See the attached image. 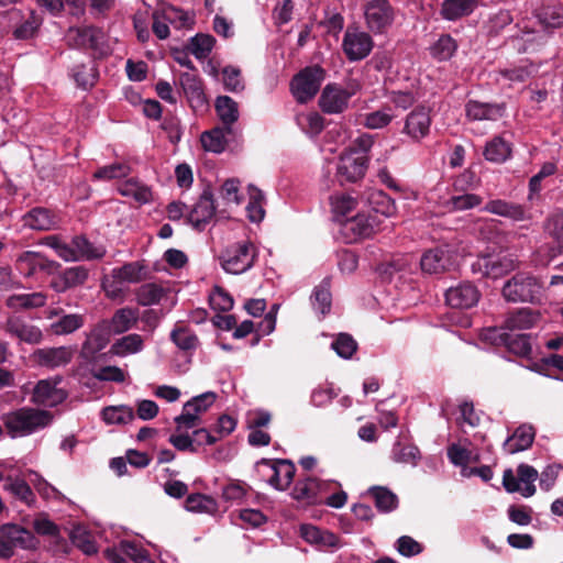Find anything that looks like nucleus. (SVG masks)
Masks as SVG:
<instances>
[{"instance_id":"obj_48","label":"nucleus","mask_w":563,"mask_h":563,"mask_svg":"<svg viewBox=\"0 0 563 563\" xmlns=\"http://www.w3.org/2000/svg\"><path fill=\"white\" fill-rule=\"evenodd\" d=\"M331 210L335 217H345L357 206V200L351 194L338 192L330 197Z\"/></svg>"},{"instance_id":"obj_28","label":"nucleus","mask_w":563,"mask_h":563,"mask_svg":"<svg viewBox=\"0 0 563 563\" xmlns=\"http://www.w3.org/2000/svg\"><path fill=\"white\" fill-rule=\"evenodd\" d=\"M486 338L493 340L499 339L500 343L506 344L510 352L519 356H528L532 350L529 336L526 334H519L511 338L499 329H492L488 330Z\"/></svg>"},{"instance_id":"obj_37","label":"nucleus","mask_w":563,"mask_h":563,"mask_svg":"<svg viewBox=\"0 0 563 563\" xmlns=\"http://www.w3.org/2000/svg\"><path fill=\"white\" fill-rule=\"evenodd\" d=\"M344 227L357 238L368 236L375 232L377 227L376 216L358 213L347 220Z\"/></svg>"},{"instance_id":"obj_11","label":"nucleus","mask_w":563,"mask_h":563,"mask_svg":"<svg viewBox=\"0 0 563 563\" xmlns=\"http://www.w3.org/2000/svg\"><path fill=\"white\" fill-rule=\"evenodd\" d=\"M516 262L508 256L482 255L472 264L474 273L490 278H499L516 268Z\"/></svg>"},{"instance_id":"obj_59","label":"nucleus","mask_w":563,"mask_h":563,"mask_svg":"<svg viewBox=\"0 0 563 563\" xmlns=\"http://www.w3.org/2000/svg\"><path fill=\"white\" fill-rule=\"evenodd\" d=\"M250 201L246 206L247 217L252 222H260L263 220L265 211L263 209V194L260 189L249 187Z\"/></svg>"},{"instance_id":"obj_38","label":"nucleus","mask_w":563,"mask_h":563,"mask_svg":"<svg viewBox=\"0 0 563 563\" xmlns=\"http://www.w3.org/2000/svg\"><path fill=\"white\" fill-rule=\"evenodd\" d=\"M167 295V289L155 283L142 285L136 290V300L141 306H153L161 302Z\"/></svg>"},{"instance_id":"obj_22","label":"nucleus","mask_w":563,"mask_h":563,"mask_svg":"<svg viewBox=\"0 0 563 563\" xmlns=\"http://www.w3.org/2000/svg\"><path fill=\"white\" fill-rule=\"evenodd\" d=\"M452 257L449 250L437 247L429 250L421 256L420 266L427 274H440L450 268Z\"/></svg>"},{"instance_id":"obj_4","label":"nucleus","mask_w":563,"mask_h":563,"mask_svg":"<svg viewBox=\"0 0 563 563\" xmlns=\"http://www.w3.org/2000/svg\"><path fill=\"white\" fill-rule=\"evenodd\" d=\"M324 79V71L319 66L306 67L297 74L290 84L295 99L305 103L312 99Z\"/></svg>"},{"instance_id":"obj_19","label":"nucleus","mask_w":563,"mask_h":563,"mask_svg":"<svg viewBox=\"0 0 563 563\" xmlns=\"http://www.w3.org/2000/svg\"><path fill=\"white\" fill-rule=\"evenodd\" d=\"M88 275V269L84 266L68 267L52 278L51 287L56 292H65L70 288L85 284Z\"/></svg>"},{"instance_id":"obj_8","label":"nucleus","mask_w":563,"mask_h":563,"mask_svg":"<svg viewBox=\"0 0 563 563\" xmlns=\"http://www.w3.org/2000/svg\"><path fill=\"white\" fill-rule=\"evenodd\" d=\"M538 475L534 467L520 464L517 468V477L511 470L504 472L503 485L508 493L519 492L523 497H531L536 493L534 482Z\"/></svg>"},{"instance_id":"obj_1","label":"nucleus","mask_w":563,"mask_h":563,"mask_svg":"<svg viewBox=\"0 0 563 563\" xmlns=\"http://www.w3.org/2000/svg\"><path fill=\"white\" fill-rule=\"evenodd\" d=\"M53 418L47 410L22 407L3 413L1 420L11 438H23L48 427Z\"/></svg>"},{"instance_id":"obj_42","label":"nucleus","mask_w":563,"mask_h":563,"mask_svg":"<svg viewBox=\"0 0 563 563\" xmlns=\"http://www.w3.org/2000/svg\"><path fill=\"white\" fill-rule=\"evenodd\" d=\"M538 320V314L529 309H519L508 316L505 321L506 329L510 331L532 328Z\"/></svg>"},{"instance_id":"obj_18","label":"nucleus","mask_w":563,"mask_h":563,"mask_svg":"<svg viewBox=\"0 0 563 563\" xmlns=\"http://www.w3.org/2000/svg\"><path fill=\"white\" fill-rule=\"evenodd\" d=\"M263 465L269 468L268 483L278 490L286 489L292 482L296 467L288 460H277L274 462L263 461Z\"/></svg>"},{"instance_id":"obj_50","label":"nucleus","mask_w":563,"mask_h":563,"mask_svg":"<svg viewBox=\"0 0 563 563\" xmlns=\"http://www.w3.org/2000/svg\"><path fill=\"white\" fill-rule=\"evenodd\" d=\"M157 9L162 13L163 20L167 21L176 29L189 27L192 23L191 18L186 12L176 7L162 4Z\"/></svg>"},{"instance_id":"obj_30","label":"nucleus","mask_w":563,"mask_h":563,"mask_svg":"<svg viewBox=\"0 0 563 563\" xmlns=\"http://www.w3.org/2000/svg\"><path fill=\"white\" fill-rule=\"evenodd\" d=\"M300 536L305 541L320 549L334 548L339 543V539L335 534L320 530L312 525H301Z\"/></svg>"},{"instance_id":"obj_55","label":"nucleus","mask_w":563,"mask_h":563,"mask_svg":"<svg viewBox=\"0 0 563 563\" xmlns=\"http://www.w3.org/2000/svg\"><path fill=\"white\" fill-rule=\"evenodd\" d=\"M457 45L450 35H441L439 40L431 45L430 54L438 60H448L455 53Z\"/></svg>"},{"instance_id":"obj_17","label":"nucleus","mask_w":563,"mask_h":563,"mask_svg":"<svg viewBox=\"0 0 563 563\" xmlns=\"http://www.w3.org/2000/svg\"><path fill=\"white\" fill-rule=\"evenodd\" d=\"M445 300L452 308L468 309L478 302L479 292L474 285L462 283L446 290Z\"/></svg>"},{"instance_id":"obj_51","label":"nucleus","mask_w":563,"mask_h":563,"mask_svg":"<svg viewBox=\"0 0 563 563\" xmlns=\"http://www.w3.org/2000/svg\"><path fill=\"white\" fill-rule=\"evenodd\" d=\"M391 459L396 463L416 466L420 459V451L415 445H402L397 442L393 446Z\"/></svg>"},{"instance_id":"obj_25","label":"nucleus","mask_w":563,"mask_h":563,"mask_svg":"<svg viewBox=\"0 0 563 563\" xmlns=\"http://www.w3.org/2000/svg\"><path fill=\"white\" fill-rule=\"evenodd\" d=\"M216 207L212 195L205 191L189 212V222L197 229L206 225L214 216Z\"/></svg>"},{"instance_id":"obj_45","label":"nucleus","mask_w":563,"mask_h":563,"mask_svg":"<svg viewBox=\"0 0 563 563\" xmlns=\"http://www.w3.org/2000/svg\"><path fill=\"white\" fill-rule=\"evenodd\" d=\"M85 324V317L79 313L63 314L57 321L52 323L53 333L65 335L75 332Z\"/></svg>"},{"instance_id":"obj_56","label":"nucleus","mask_w":563,"mask_h":563,"mask_svg":"<svg viewBox=\"0 0 563 563\" xmlns=\"http://www.w3.org/2000/svg\"><path fill=\"white\" fill-rule=\"evenodd\" d=\"M214 42L209 34H197L191 37L188 48L197 59H205L211 53Z\"/></svg>"},{"instance_id":"obj_2","label":"nucleus","mask_w":563,"mask_h":563,"mask_svg":"<svg viewBox=\"0 0 563 563\" xmlns=\"http://www.w3.org/2000/svg\"><path fill=\"white\" fill-rule=\"evenodd\" d=\"M257 249L251 241H240L227 247L221 256V267L230 274H243L255 263Z\"/></svg>"},{"instance_id":"obj_14","label":"nucleus","mask_w":563,"mask_h":563,"mask_svg":"<svg viewBox=\"0 0 563 563\" xmlns=\"http://www.w3.org/2000/svg\"><path fill=\"white\" fill-rule=\"evenodd\" d=\"M75 350L70 346L43 347L33 353L34 361L44 367L56 368L70 363Z\"/></svg>"},{"instance_id":"obj_29","label":"nucleus","mask_w":563,"mask_h":563,"mask_svg":"<svg viewBox=\"0 0 563 563\" xmlns=\"http://www.w3.org/2000/svg\"><path fill=\"white\" fill-rule=\"evenodd\" d=\"M5 330L11 335L30 344L38 343L42 339V332L37 327L29 324L16 317L8 319Z\"/></svg>"},{"instance_id":"obj_9","label":"nucleus","mask_w":563,"mask_h":563,"mask_svg":"<svg viewBox=\"0 0 563 563\" xmlns=\"http://www.w3.org/2000/svg\"><path fill=\"white\" fill-rule=\"evenodd\" d=\"M366 169V155L356 150H349L340 155L336 166V177L342 184L355 183L364 177Z\"/></svg>"},{"instance_id":"obj_6","label":"nucleus","mask_w":563,"mask_h":563,"mask_svg":"<svg viewBox=\"0 0 563 563\" xmlns=\"http://www.w3.org/2000/svg\"><path fill=\"white\" fill-rule=\"evenodd\" d=\"M367 27L376 34L384 33L395 20V11L388 0H367L364 4Z\"/></svg>"},{"instance_id":"obj_21","label":"nucleus","mask_w":563,"mask_h":563,"mask_svg":"<svg viewBox=\"0 0 563 563\" xmlns=\"http://www.w3.org/2000/svg\"><path fill=\"white\" fill-rule=\"evenodd\" d=\"M1 536L8 540L11 548H20L23 550L36 549L38 541L34 534L25 528L14 525L5 523L0 529Z\"/></svg>"},{"instance_id":"obj_20","label":"nucleus","mask_w":563,"mask_h":563,"mask_svg":"<svg viewBox=\"0 0 563 563\" xmlns=\"http://www.w3.org/2000/svg\"><path fill=\"white\" fill-rule=\"evenodd\" d=\"M190 107L197 111L207 106V98L201 79L192 73H184L179 78Z\"/></svg>"},{"instance_id":"obj_10","label":"nucleus","mask_w":563,"mask_h":563,"mask_svg":"<svg viewBox=\"0 0 563 563\" xmlns=\"http://www.w3.org/2000/svg\"><path fill=\"white\" fill-rule=\"evenodd\" d=\"M60 383V376L38 380L33 388L31 401L46 407H55L62 404L68 394L59 387Z\"/></svg>"},{"instance_id":"obj_5","label":"nucleus","mask_w":563,"mask_h":563,"mask_svg":"<svg viewBox=\"0 0 563 563\" xmlns=\"http://www.w3.org/2000/svg\"><path fill=\"white\" fill-rule=\"evenodd\" d=\"M216 398L214 393L207 391L187 401L181 415L175 418L177 431L181 432L198 427L201 423V415L213 405Z\"/></svg>"},{"instance_id":"obj_61","label":"nucleus","mask_w":563,"mask_h":563,"mask_svg":"<svg viewBox=\"0 0 563 563\" xmlns=\"http://www.w3.org/2000/svg\"><path fill=\"white\" fill-rule=\"evenodd\" d=\"M70 33L76 34L78 45L88 47H96L103 37L101 30L93 26L74 29Z\"/></svg>"},{"instance_id":"obj_34","label":"nucleus","mask_w":563,"mask_h":563,"mask_svg":"<svg viewBox=\"0 0 563 563\" xmlns=\"http://www.w3.org/2000/svg\"><path fill=\"white\" fill-rule=\"evenodd\" d=\"M118 190L122 196L132 198L140 205L148 203L153 198L151 188L136 179H129L121 183L118 186Z\"/></svg>"},{"instance_id":"obj_39","label":"nucleus","mask_w":563,"mask_h":563,"mask_svg":"<svg viewBox=\"0 0 563 563\" xmlns=\"http://www.w3.org/2000/svg\"><path fill=\"white\" fill-rule=\"evenodd\" d=\"M229 133L225 126H217L201 134L200 141L206 151L221 153L227 145L225 134Z\"/></svg>"},{"instance_id":"obj_3","label":"nucleus","mask_w":563,"mask_h":563,"mask_svg":"<svg viewBox=\"0 0 563 563\" xmlns=\"http://www.w3.org/2000/svg\"><path fill=\"white\" fill-rule=\"evenodd\" d=\"M542 284L528 274H517L503 287V296L512 302H536L542 297Z\"/></svg>"},{"instance_id":"obj_49","label":"nucleus","mask_w":563,"mask_h":563,"mask_svg":"<svg viewBox=\"0 0 563 563\" xmlns=\"http://www.w3.org/2000/svg\"><path fill=\"white\" fill-rule=\"evenodd\" d=\"M112 271L114 273V277L121 279L125 285L139 283L145 275L144 266L139 262L126 263Z\"/></svg>"},{"instance_id":"obj_53","label":"nucleus","mask_w":563,"mask_h":563,"mask_svg":"<svg viewBox=\"0 0 563 563\" xmlns=\"http://www.w3.org/2000/svg\"><path fill=\"white\" fill-rule=\"evenodd\" d=\"M483 198L476 194H463L452 196L446 202L445 207L450 211H465L479 206Z\"/></svg>"},{"instance_id":"obj_36","label":"nucleus","mask_w":563,"mask_h":563,"mask_svg":"<svg viewBox=\"0 0 563 563\" xmlns=\"http://www.w3.org/2000/svg\"><path fill=\"white\" fill-rule=\"evenodd\" d=\"M137 321V312L131 308H121L108 321L110 333L121 334L130 330Z\"/></svg>"},{"instance_id":"obj_43","label":"nucleus","mask_w":563,"mask_h":563,"mask_svg":"<svg viewBox=\"0 0 563 563\" xmlns=\"http://www.w3.org/2000/svg\"><path fill=\"white\" fill-rule=\"evenodd\" d=\"M46 296L43 292L12 295L7 299V306L12 309H30L44 306Z\"/></svg>"},{"instance_id":"obj_60","label":"nucleus","mask_w":563,"mask_h":563,"mask_svg":"<svg viewBox=\"0 0 563 563\" xmlns=\"http://www.w3.org/2000/svg\"><path fill=\"white\" fill-rule=\"evenodd\" d=\"M448 457L456 466H461L462 470L468 468L467 464L471 462H477L478 456L473 455L472 451L462 446L461 444H452L448 448Z\"/></svg>"},{"instance_id":"obj_58","label":"nucleus","mask_w":563,"mask_h":563,"mask_svg":"<svg viewBox=\"0 0 563 563\" xmlns=\"http://www.w3.org/2000/svg\"><path fill=\"white\" fill-rule=\"evenodd\" d=\"M297 123L310 136H317L324 128L323 118L318 112L297 115Z\"/></svg>"},{"instance_id":"obj_40","label":"nucleus","mask_w":563,"mask_h":563,"mask_svg":"<svg viewBox=\"0 0 563 563\" xmlns=\"http://www.w3.org/2000/svg\"><path fill=\"white\" fill-rule=\"evenodd\" d=\"M395 117L393 108L388 103L376 111L364 114L363 125L371 130L383 129L387 126Z\"/></svg>"},{"instance_id":"obj_63","label":"nucleus","mask_w":563,"mask_h":563,"mask_svg":"<svg viewBox=\"0 0 563 563\" xmlns=\"http://www.w3.org/2000/svg\"><path fill=\"white\" fill-rule=\"evenodd\" d=\"M131 173L129 165L115 163L103 166L93 173V178L98 180H111L115 178L126 177Z\"/></svg>"},{"instance_id":"obj_12","label":"nucleus","mask_w":563,"mask_h":563,"mask_svg":"<svg viewBox=\"0 0 563 563\" xmlns=\"http://www.w3.org/2000/svg\"><path fill=\"white\" fill-rule=\"evenodd\" d=\"M342 46L350 60H360L371 53L373 40L366 32L349 27L345 31Z\"/></svg>"},{"instance_id":"obj_62","label":"nucleus","mask_w":563,"mask_h":563,"mask_svg":"<svg viewBox=\"0 0 563 563\" xmlns=\"http://www.w3.org/2000/svg\"><path fill=\"white\" fill-rule=\"evenodd\" d=\"M172 341L181 350H195L198 345V338L189 329L180 327L176 328L170 333Z\"/></svg>"},{"instance_id":"obj_54","label":"nucleus","mask_w":563,"mask_h":563,"mask_svg":"<svg viewBox=\"0 0 563 563\" xmlns=\"http://www.w3.org/2000/svg\"><path fill=\"white\" fill-rule=\"evenodd\" d=\"M43 243L53 249L62 260L77 262L73 241L67 243L57 235H49L43 240Z\"/></svg>"},{"instance_id":"obj_33","label":"nucleus","mask_w":563,"mask_h":563,"mask_svg":"<svg viewBox=\"0 0 563 563\" xmlns=\"http://www.w3.org/2000/svg\"><path fill=\"white\" fill-rule=\"evenodd\" d=\"M214 108L223 126L231 132L232 124L239 119L238 103L228 96H220L216 100Z\"/></svg>"},{"instance_id":"obj_41","label":"nucleus","mask_w":563,"mask_h":563,"mask_svg":"<svg viewBox=\"0 0 563 563\" xmlns=\"http://www.w3.org/2000/svg\"><path fill=\"white\" fill-rule=\"evenodd\" d=\"M537 18L544 27H560L563 25V7L558 3L544 4L538 10Z\"/></svg>"},{"instance_id":"obj_46","label":"nucleus","mask_w":563,"mask_h":563,"mask_svg":"<svg viewBox=\"0 0 563 563\" xmlns=\"http://www.w3.org/2000/svg\"><path fill=\"white\" fill-rule=\"evenodd\" d=\"M73 245L77 261L101 258L106 253L103 247L95 246L84 236H75Z\"/></svg>"},{"instance_id":"obj_32","label":"nucleus","mask_w":563,"mask_h":563,"mask_svg":"<svg viewBox=\"0 0 563 563\" xmlns=\"http://www.w3.org/2000/svg\"><path fill=\"white\" fill-rule=\"evenodd\" d=\"M478 4V0H444L441 8L443 19L455 21L470 15Z\"/></svg>"},{"instance_id":"obj_23","label":"nucleus","mask_w":563,"mask_h":563,"mask_svg":"<svg viewBox=\"0 0 563 563\" xmlns=\"http://www.w3.org/2000/svg\"><path fill=\"white\" fill-rule=\"evenodd\" d=\"M536 430L531 424L519 426L504 442V450L508 454H515L529 449L534 440Z\"/></svg>"},{"instance_id":"obj_64","label":"nucleus","mask_w":563,"mask_h":563,"mask_svg":"<svg viewBox=\"0 0 563 563\" xmlns=\"http://www.w3.org/2000/svg\"><path fill=\"white\" fill-rule=\"evenodd\" d=\"M120 550L134 563H154V561L150 558L148 552L145 549L140 548L134 542L122 541L120 543Z\"/></svg>"},{"instance_id":"obj_44","label":"nucleus","mask_w":563,"mask_h":563,"mask_svg":"<svg viewBox=\"0 0 563 563\" xmlns=\"http://www.w3.org/2000/svg\"><path fill=\"white\" fill-rule=\"evenodd\" d=\"M510 154L511 147L501 136H495L487 143L484 151L486 159L494 163L505 162L509 158Z\"/></svg>"},{"instance_id":"obj_24","label":"nucleus","mask_w":563,"mask_h":563,"mask_svg":"<svg viewBox=\"0 0 563 563\" xmlns=\"http://www.w3.org/2000/svg\"><path fill=\"white\" fill-rule=\"evenodd\" d=\"M23 222L32 230L48 231L57 228L58 218L48 209L37 207L24 214Z\"/></svg>"},{"instance_id":"obj_16","label":"nucleus","mask_w":563,"mask_h":563,"mask_svg":"<svg viewBox=\"0 0 563 563\" xmlns=\"http://www.w3.org/2000/svg\"><path fill=\"white\" fill-rule=\"evenodd\" d=\"M430 125L429 110L424 107H418L407 115L402 133L413 141H420L429 134Z\"/></svg>"},{"instance_id":"obj_27","label":"nucleus","mask_w":563,"mask_h":563,"mask_svg":"<svg viewBox=\"0 0 563 563\" xmlns=\"http://www.w3.org/2000/svg\"><path fill=\"white\" fill-rule=\"evenodd\" d=\"M484 211L508 218L512 221H523L527 219V211L523 206L501 199L489 200L485 205Z\"/></svg>"},{"instance_id":"obj_7","label":"nucleus","mask_w":563,"mask_h":563,"mask_svg":"<svg viewBox=\"0 0 563 563\" xmlns=\"http://www.w3.org/2000/svg\"><path fill=\"white\" fill-rule=\"evenodd\" d=\"M358 88V84H351L347 89L334 84L327 85L319 98L321 110L329 114L343 112L349 106L350 98L356 93Z\"/></svg>"},{"instance_id":"obj_47","label":"nucleus","mask_w":563,"mask_h":563,"mask_svg":"<svg viewBox=\"0 0 563 563\" xmlns=\"http://www.w3.org/2000/svg\"><path fill=\"white\" fill-rule=\"evenodd\" d=\"M101 416L108 424H125L133 420L134 412L129 406H110L102 410Z\"/></svg>"},{"instance_id":"obj_57","label":"nucleus","mask_w":563,"mask_h":563,"mask_svg":"<svg viewBox=\"0 0 563 563\" xmlns=\"http://www.w3.org/2000/svg\"><path fill=\"white\" fill-rule=\"evenodd\" d=\"M368 201L376 214L380 213L390 217L395 213L396 208L394 201L382 190L372 191L368 196Z\"/></svg>"},{"instance_id":"obj_15","label":"nucleus","mask_w":563,"mask_h":563,"mask_svg":"<svg viewBox=\"0 0 563 563\" xmlns=\"http://www.w3.org/2000/svg\"><path fill=\"white\" fill-rule=\"evenodd\" d=\"M332 485L333 483L331 482L308 477L296 484L292 489V497L307 503H318L322 500V495L327 493Z\"/></svg>"},{"instance_id":"obj_35","label":"nucleus","mask_w":563,"mask_h":563,"mask_svg":"<svg viewBox=\"0 0 563 563\" xmlns=\"http://www.w3.org/2000/svg\"><path fill=\"white\" fill-rule=\"evenodd\" d=\"M3 489L9 492L14 498L32 506L35 503V495L33 494L29 484L20 477H5Z\"/></svg>"},{"instance_id":"obj_13","label":"nucleus","mask_w":563,"mask_h":563,"mask_svg":"<svg viewBox=\"0 0 563 563\" xmlns=\"http://www.w3.org/2000/svg\"><path fill=\"white\" fill-rule=\"evenodd\" d=\"M111 333L108 320L99 322L88 334L81 346V356L91 361L102 351L110 342Z\"/></svg>"},{"instance_id":"obj_52","label":"nucleus","mask_w":563,"mask_h":563,"mask_svg":"<svg viewBox=\"0 0 563 563\" xmlns=\"http://www.w3.org/2000/svg\"><path fill=\"white\" fill-rule=\"evenodd\" d=\"M369 494L373 496L377 509L383 512H389L398 505L397 496L385 487H373L369 489Z\"/></svg>"},{"instance_id":"obj_26","label":"nucleus","mask_w":563,"mask_h":563,"mask_svg":"<svg viewBox=\"0 0 563 563\" xmlns=\"http://www.w3.org/2000/svg\"><path fill=\"white\" fill-rule=\"evenodd\" d=\"M465 111L467 118L474 121H496L504 115L505 109L501 104L471 100L466 103Z\"/></svg>"},{"instance_id":"obj_31","label":"nucleus","mask_w":563,"mask_h":563,"mask_svg":"<svg viewBox=\"0 0 563 563\" xmlns=\"http://www.w3.org/2000/svg\"><path fill=\"white\" fill-rule=\"evenodd\" d=\"M143 336L136 333H132L118 339L111 345L109 353L114 356L125 357L131 354L140 353L141 351H143Z\"/></svg>"}]
</instances>
